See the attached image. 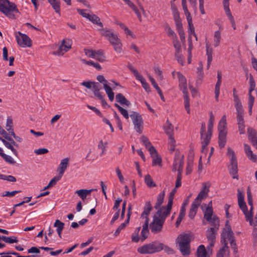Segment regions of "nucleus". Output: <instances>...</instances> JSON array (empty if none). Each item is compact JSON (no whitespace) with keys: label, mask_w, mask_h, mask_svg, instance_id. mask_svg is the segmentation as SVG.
Masks as SVG:
<instances>
[{"label":"nucleus","mask_w":257,"mask_h":257,"mask_svg":"<svg viewBox=\"0 0 257 257\" xmlns=\"http://www.w3.org/2000/svg\"><path fill=\"white\" fill-rule=\"evenodd\" d=\"M227 239L230 241V245L235 253L238 252L237 247L236 244L235 237L233 235V231L231 229L228 220H226L225 227L223 229L221 234V242L223 246L221 248L217 253L216 257H229V249L228 246Z\"/></svg>","instance_id":"1"},{"label":"nucleus","mask_w":257,"mask_h":257,"mask_svg":"<svg viewBox=\"0 0 257 257\" xmlns=\"http://www.w3.org/2000/svg\"><path fill=\"white\" fill-rule=\"evenodd\" d=\"M184 165V155H181L178 150H176L173 165L172 171H178V175L176 181L175 188H177L181 186L182 173Z\"/></svg>","instance_id":"2"},{"label":"nucleus","mask_w":257,"mask_h":257,"mask_svg":"<svg viewBox=\"0 0 257 257\" xmlns=\"http://www.w3.org/2000/svg\"><path fill=\"white\" fill-rule=\"evenodd\" d=\"M149 221V218L146 216L145 221L143 225L142 229L141 232V236H139V232L141 227V226H139L136 228L135 230L133 233L131 237L132 241L137 243L141 240L142 242H144L148 238L149 234V230L148 228Z\"/></svg>","instance_id":"3"},{"label":"nucleus","mask_w":257,"mask_h":257,"mask_svg":"<svg viewBox=\"0 0 257 257\" xmlns=\"http://www.w3.org/2000/svg\"><path fill=\"white\" fill-rule=\"evenodd\" d=\"M149 221V218L146 216L145 221L143 225L142 229L141 232V236H139V232L141 227V226H139L136 228L135 230L133 233L131 237L132 241L137 243L141 240L142 242H144L148 238L149 234V230L148 228Z\"/></svg>","instance_id":"4"},{"label":"nucleus","mask_w":257,"mask_h":257,"mask_svg":"<svg viewBox=\"0 0 257 257\" xmlns=\"http://www.w3.org/2000/svg\"><path fill=\"white\" fill-rule=\"evenodd\" d=\"M154 207L157 211L153 216V221L150 223V227L153 233H157L161 231V194L158 195Z\"/></svg>","instance_id":"5"},{"label":"nucleus","mask_w":257,"mask_h":257,"mask_svg":"<svg viewBox=\"0 0 257 257\" xmlns=\"http://www.w3.org/2000/svg\"><path fill=\"white\" fill-rule=\"evenodd\" d=\"M176 241L183 255H188L190 253L191 235L189 234L182 233L180 234L177 238Z\"/></svg>","instance_id":"6"},{"label":"nucleus","mask_w":257,"mask_h":257,"mask_svg":"<svg viewBox=\"0 0 257 257\" xmlns=\"http://www.w3.org/2000/svg\"><path fill=\"white\" fill-rule=\"evenodd\" d=\"M163 129L165 134L168 137L169 151L170 153H172L175 151V148L176 147V141L174 137V126L169 121V120L167 119L163 126Z\"/></svg>","instance_id":"7"},{"label":"nucleus","mask_w":257,"mask_h":257,"mask_svg":"<svg viewBox=\"0 0 257 257\" xmlns=\"http://www.w3.org/2000/svg\"><path fill=\"white\" fill-rule=\"evenodd\" d=\"M141 141L146 149L148 150L151 157L153 158V166L161 165V158L158 157V154L156 149L152 145L148 138L145 136H142L141 138Z\"/></svg>","instance_id":"8"},{"label":"nucleus","mask_w":257,"mask_h":257,"mask_svg":"<svg viewBox=\"0 0 257 257\" xmlns=\"http://www.w3.org/2000/svg\"><path fill=\"white\" fill-rule=\"evenodd\" d=\"M7 4L0 3V12L3 13L7 17L10 19H15V16L13 12L19 13V11L17 9L16 4L13 2H11L9 0H4Z\"/></svg>","instance_id":"9"},{"label":"nucleus","mask_w":257,"mask_h":257,"mask_svg":"<svg viewBox=\"0 0 257 257\" xmlns=\"http://www.w3.org/2000/svg\"><path fill=\"white\" fill-rule=\"evenodd\" d=\"M161 249V243L159 242H152L145 244L137 249L141 254H152L158 252Z\"/></svg>","instance_id":"10"},{"label":"nucleus","mask_w":257,"mask_h":257,"mask_svg":"<svg viewBox=\"0 0 257 257\" xmlns=\"http://www.w3.org/2000/svg\"><path fill=\"white\" fill-rule=\"evenodd\" d=\"M176 192V188H175L170 193L167 206L166 207H162V226L166 219V217L170 213L174 195Z\"/></svg>","instance_id":"11"},{"label":"nucleus","mask_w":257,"mask_h":257,"mask_svg":"<svg viewBox=\"0 0 257 257\" xmlns=\"http://www.w3.org/2000/svg\"><path fill=\"white\" fill-rule=\"evenodd\" d=\"M130 117L134 125V128L137 132L141 134L143 129V120L142 116L137 112L132 111Z\"/></svg>","instance_id":"12"},{"label":"nucleus","mask_w":257,"mask_h":257,"mask_svg":"<svg viewBox=\"0 0 257 257\" xmlns=\"http://www.w3.org/2000/svg\"><path fill=\"white\" fill-rule=\"evenodd\" d=\"M16 38L18 44L22 47H30L32 46V41L26 34L18 32L16 35Z\"/></svg>","instance_id":"13"},{"label":"nucleus","mask_w":257,"mask_h":257,"mask_svg":"<svg viewBox=\"0 0 257 257\" xmlns=\"http://www.w3.org/2000/svg\"><path fill=\"white\" fill-rule=\"evenodd\" d=\"M71 45L72 42L70 40L64 39L62 40L61 45L59 47L58 49L53 52V54L62 56L71 48Z\"/></svg>","instance_id":"14"},{"label":"nucleus","mask_w":257,"mask_h":257,"mask_svg":"<svg viewBox=\"0 0 257 257\" xmlns=\"http://www.w3.org/2000/svg\"><path fill=\"white\" fill-rule=\"evenodd\" d=\"M108 41L113 46L114 50L118 53H120L122 51V44L120 39L118 38L116 34L112 35V36L108 40Z\"/></svg>","instance_id":"15"},{"label":"nucleus","mask_w":257,"mask_h":257,"mask_svg":"<svg viewBox=\"0 0 257 257\" xmlns=\"http://www.w3.org/2000/svg\"><path fill=\"white\" fill-rule=\"evenodd\" d=\"M228 169L232 178L238 180V176L237 160H234V159H233L232 160H230V164L228 166Z\"/></svg>","instance_id":"16"},{"label":"nucleus","mask_w":257,"mask_h":257,"mask_svg":"<svg viewBox=\"0 0 257 257\" xmlns=\"http://www.w3.org/2000/svg\"><path fill=\"white\" fill-rule=\"evenodd\" d=\"M69 162V158H65L61 161V162L57 168V172H58V176L59 178H62L65 171L67 168Z\"/></svg>","instance_id":"17"},{"label":"nucleus","mask_w":257,"mask_h":257,"mask_svg":"<svg viewBox=\"0 0 257 257\" xmlns=\"http://www.w3.org/2000/svg\"><path fill=\"white\" fill-rule=\"evenodd\" d=\"M217 229L215 228H210L207 230V238L209 241V246L212 247L214 246V244L216 239V234Z\"/></svg>","instance_id":"18"},{"label":"nucleus","mask_w":257,"mask_h":257,"mask_svg":"<svg viewBox=\"0 0 257 257\" xmlns=\"http://www.w3.org/2000/svg\"><path fill=\"white\" fill-rule=\"evenodd\" d=\"M177 76L179 82V87L182 91L183 94H187V81L185 77L180 72H177Z\"/></svg>","instance_id":"19"},{"label":"nucleus","mask_w":257,"mask_h":257,"mask_svg":"<svg viewBox=\"0 0 257 257\" xmlns=\"http://www.w3.org/2000/svg\"><path fill=\"white\" fill-rule=\"evenodd\" d=\"M209 186H207L204 183L203 184V188L195 199L194 201L201 203V201L208 196L209 191Z\"/></svg>","instance_id":"20"},{"label":"nucleus","mask_w":257,"mask_h":257,"mask_svg":"<svg viewBox=\"0 0 257 257\" xmlns=\"http://www.w3.org/2000/svg\"><path fill=\"white\" fill-rule=\"evenodd\" d=\"M237 198L238 206L244 214L248 211L247 208L244 200V195L239 189L237 190Z\"/></svg>","instance_id":"21"},{"label":"nucleus","mask_w":257,"mask_h":257,"mask_svg":"<svg viewBox=\"0 0 257 257\" xmlns=\"http://www.w3.org/2000/svg\"><path fill=\"white\" fill-rule=\"evenodd\" d=\"M248 134V139L250 141L252 145L257 149V132L255 130L248 128L247 129Z\"/></svg>","instance_id":"22"},{"label":"nucleus","mask_w":257,"mask_h":257,"mask_svg":"<svg viewBox=\"0 0 257 257\" xmlns=\"http://www.w3.org/2000/svg\"><path fill=\"white\" fill-rule=\"evenodd\" d=\"M218 131L219 134L224 133L227 134V123L226 116L224 115L221 118L218 126Z\"/></svg>","instance_id":"23"},{"label":"nucleus","mask_w":257,"mask_h":257,"mask_svg":"<svg viewBox=\"0 0 257 257\" xmlns=\"http://www.w3.org/2000/svg\"><path fill=\"white\" fill-rule=\"evenodd\" d=\"M246 220L248 221L250 225H257V214L253 219V210L252 211H248L244 214Z\"/></svg>","instance_id":"24"},{"label":"nucleus","mask_w":257,"mask_h":257,"mask_svg":"<svg viewBox=\"0 0 257 257\" xmlns=\"http://www.w3.org/2000/svg\"><path fill=\"white\" fill-rule=\"evenodd\" d=\"M92 85V91L94 95L97 97L98 99L102 98V96L103 95L102 93L100 92V90L101 89L100 84L98 82L93 83Z\"/></svg>","instance_id":"25"},{"label":"nucleus","mask_w":257,"mask_h":257,"mask_svg":"<svg viewBox=\"0 0 257 257\" xmlns=\"http://www.w3.org/2000/svg\"><path fill=\"white\" fill-rule=\"evenodd\" d=\"M115 99L117 102L120 103L121 105H125L127 106L131 105V102L121 93L117 94L115 96Z\"/></svg>","instance_id":"26"},{"label":"nucleus","mask_w":257,"mask_h":257,"mask_svg":"<svg viewBox=\"0 0 257 257\" xmlns=\"http://www.w3.org/2000/svg\"><path fill=\"white\" fill-rule=\"evenodd\" d=\"M200 204L199 203H197L194 201L192 202L188 214V216L191 219H193L195 217L197 211L198 207Z\"/></svg>","instance_id":"27"},{"label":"nucleus","mask_w":257,"mask_h":257,"mask_svg":"<svg viewBox=\"0 0 257 257\" xmlns=\"http://www.w3.org/2000/svg\"><path fill=\"white\" fill-rule=\"evenodd\" d=\"M55 12L60 16V0H48Z\"/></svg>","instance_id":"28"},{"label":"nucleus","mask_w":257,"mask_h":257,"mask_svg":"<svg viewBox=\"0 0 257 257\" xmlns=\"http://www.w3.org/2000/svg\"><path fill=\"white\" fill-rule=\"evenodd\" d=\"M130 8H131L137 15L139 20L142 22V17L138 9L135 6L134 4L130 0H123Z\"/></svg>","instance_id":"29"},{"label":"nucleus","mask_w":257,"mask_h":257,"mask_svg":"<svg viewBox=\"0 0 257 257\" xmlns=\"http://www.w3.org/2000/svg\"><path fill=\"white\" fill-rule=\"evenodd\" d=\"M93 191V189L86 190V189H80L77 190L75 193L77 194L82 200H84L87 195L90 194L91 192Z\"/></svg>","instance_id":"30"},{"label":"nucleus","mask_w":257,"mask_h":257,"mask_svg":"<svg viewBox=\"0 0 257 257\" xmlns=\"http://www.w3.org/2000/svg\"><path fill=\"white\" fill-rule=\"evenodd\" d=\"M98 31L100 32L101 35L106 37L107 40H109V39L110 38L112 35L115 34L113 33V31L112 30H109L106 28L99 29Z\"/></svg>","instance_id":"31"},{"label":"nucleus","mask_w":257,"mask_h":257,"mask_svg":"<svg viewBox=\"0 0 257 257\" xmlns=\"http://www.w3.org/2000/svg\"><path fill=\"white\" fill-rule=\"evenodd\" d=\"M64 223L59 220L57 219L55 221L54 226L57 227L56 230L58 233V236L60 238H61V233L64 227Z\"/></svg>","instance_id":"32"},{"label":"nucleus","mask_w":257,"mask_h":257,"mask_svg":"<svg viewBox=\"0 0 257 257\" xmlns=\"http://www.w3.org/2000/svg\"><path fill=\"white\" fill-rule=\"evenodd\" d=\"M88 19L93 24L100 26L101 28L103 27V24L100 22V18L96 15L92 14L90 15Z\"/></svg>","instance_id":"33"},{"label":"nucleus","mask_w":257,"mask_h":257,"mask_svg":"<svg viewBox=\"0 0 257 257\" xmlns=\"http://www.w3.org/2000/svg\"><path fill=\"white\" fill-rule=\"evenodd\" d=\"M227 134H218V145L219 148L221 149L223 148L226 143Z\"/></svg>","instance_id":"34"},{"label":"nucleus","mask_w":257,"mask_h":257,"mask_svg":"<svg viewBox=\"0 0 257 257\" xmlns=\"http://www.w3.org/2000/svg\"><path fill=\"white\" fill-rule=\"evenodd\" d=\"M176 27L178 30V33L180 37V40L182 43H184L185 41V37L182 25L180 23L177 22L176 24Z\"/></svg>","instance_id":"35"},{"label":"nucleus","mask_w":257,"mask_h":257,"mask_svg":"<svg viewBox=\"0 0 257 257\" xmlns=\"http://www.w3.org/2000/svg\"><path fill=\"white\" fill-rule=\"evenodd\" d=\"M197 78L196 79V83L197 85L201 84L202 80L204 77V73L203 71V67L202 66H199L197 68Z\"/></svg>","instance_id":"36"},{"label":"nucleus","mask_w":257,"mask_h":257,"mask_svg":"<svg viewBox=\"0 0 257 257\" xmlns=\"http://www.w3.org/2000/svg\"><path fill=\"white\" fill-rule=\"evenodd\" d=\"M213 214L212 206H207L204 212V217L207 221L211 220Z\"/></svg>","instance_id":"37"},{"label":"nucleus","mask_w":257,"mask_h":257,"mask_svg":"<svg viewBox=\"0 0 257 257\" xmlns=\"http://www.w3.org/2000/svg\"><path fill=\"white\" fill-rule=\"evenodd\" d=\"M103 87L109 100L110 101H112L114 99V93L113 92L112 89L107 84H104Z\"/></svg>","instance_id":"38"},{"label":"nucleus","mask_w":257,"mask_h":257,"mask_svg":"<svg viewBox=\"0 0 257 257\" xmlns=\"http://www.w3.org/2000/svg\"><path fill=\"white\" fill-rule=\"evenodd\" d=\"M152 209V205L150 203V202H148L146 203L145 206L144 208V211L141 214V217H143L144 216L145 218L146 216L148 217V215L150 214V211H151Z\"/></svg>","instance_id":"39"},{"label":"nucleus","mask_w":257,"mask_h":257,"mask_svg":"<svg viewBox=\"0 0 257 257\" xmlns=\"http://www.w3.org/2000/svg\"><path fill=\"white\" fill-rule=\"evenodd\" d=\"M221 39V33L219 31H216L214 32L213 38V45L215 47L219 46Z\"/></svg>","instance_id":"40"},{"label":"nucleus","mask_w":257,"mask_h":257,"mask_svg":"<svg viewBox=\"0 0 257 257\" xmlns=\"http://www.w3.org/2000/svg\"><path fill=\"white\" fill-rule=\"evenodd\" d=\"M212 135L205 133L201 134V143L204 144V146H208L209 144Z\"/></svg>","instance_id":"41"},{"label":"nucleus","mask_w":257,"mask_h":257,"mask_svg":"<svg viewBox=\"0 0 257 257\" xmlns=\"http://www.w3.org/2000/svg\"><path fill=\"white\" fill-rule=\"evenodd\" d=\"M94 58L96 59L100 62H103L106 59L103 52L101 50L96 51Z\"/></svg>","instance_id":"42"},{"label":"nucleus","mask_w":257,"mask_h":257,"mask_svg":"<svg viewBox=\"0 0 257 257\" xmlns=\"http://www.w3.org/2000/svg\"><path fill=\"white\" fill-rule=\"evenodd\" d=\"M137 79L140 81L143 88L145 89V90L147 92H149L150 91V88L149 85L147 83L146 80L143 78V77L141 76H137Z\"/></svg>","instance_id":"43"},{"label":"nucleus","mask_w":257,"mask_h":257,"mask_svg":"<svg viewBox=\"0 0 257 257\" xmlns=\"http://www.w3.org/2000/svg\"><path fill=\"white\" fill-rule=\"evenodd\" d=\"M145 182L148 187L152 188L156 186L155 182L153 181L151 176L147 175L145 177Z\"/></svg>","instance_id":"44"},{"label":"nucleus","mask_w":257,"mask_h":257,"mask_svg":"<svg viewBox=\"0 0 257 257\" xmlns=\"http://www.w3.org/2000/svg\"><path fill=\"white\" fill-rule=\"evenodd\" d=\"M2 142L3 143V144L5 145V146L9 149H10L12 152L14 153V154L16 156H18V151L16 150V149H15L14 148V147H13V145H12V144L11 143H10L9 142L7 141L5 139V140H2Z\"/></svg>","instance_id":"45"},{"label":"nucleus","mask_w":257,"mask_h":257,"mask_svg":"<svg viewBox=\"0 0 257 257\" xmlns=\"http://www.w3.org/2000/svg\"><path fill=\"white\" fill-rule=\"evenodd\" d=\"M188 23V27H189V30L188 32L189 35H193V36L195 37L196 40H197V35L195 32V29L194 27L193 26V25L192 24V19L187 20Z\"/></svg>","instance_id":"46"},{"label":"nucleus","mask_w":257,"mask_h":257,"mask_svg":"<svg viewBox=\"0 0 257 257\" xmlns=\"http://www.w3.org/2000/svg\"><path fill=\"white\" fill-rule=\"evenodd\" d=\"M2 239L5 242L9 243H17L18 241L17 237L15 236L7 237L6 236H2Z\"/></svg>","instance_id":"47"},{"label":"nucleus","mask_w":257,"mask_h":257,"mask_svg":"<svg viewBox=\"0 0 257 257\" xmlns=\"http://www.w3.org/2000/svg\"><path fill=\"white\" fill-rule=\"evenodd\" d=\"M114 106L116 107L118 109V110L119 111L120 113L123 115V116L125 118H126V119L128 118L129 115L128 114V112H127V110L122 108L121 106L119 105L117 103H115Z\"/></svg>","instance_id":"48"},{"label":"nucleus","mask_w":257,"mask_h":257,"mask_svg":"<svg viewBox=\"0 0 257 257\" xmlns=\"http://www.w3.org/2000/svg\"><path fill=\"white\" fill-rule=\"evenodd\" d=\"M60 179L61 178H59V176L54 177L50 180L49 184L46 187H44L43 190H47L50 188V187H52L53 186L55 185L56 184L57 182L60 180Z\"/></svg>","instance_id":"49"},{"label":"nucleus","mask_w":257,"mask_h":257,"mask_svg":"<svg viewBox=\"0 0 257 257\" xmlns=\"http://www.w3.org/2000/svg\"><path fill=\"white\" fill-rule=\"evenodd\" d=\"M129 221H130L128 220V219H126L124 221V222L121 223L116 229V231L114 233V235L115 236H118L121 230L123 229L126 227V225L128 223Z\"/></svg>","instance_id":"50"},{"label":"nucleus","mask_w":257,"mask_h":257,"mask_svg":"<svg viewBox=\"0 0 257 257\" xmlns=\"http://www.w3.org/2000/svg\"><path fill=\"white\" fill-rule=\"evenodd\" d=\"M209 221L211 223V225L214 226L213 228H215L218 230L219 226V220L218 217H217L216 216H214L211 218V220H209Z\"/></svg>","instance_id":"51"},{"label":"nucleus","mask_w":257,"mask_h":257,"mask_svg":"<svg viewBox=\"0 0 257 257\" xmlns=\"http://www.w3.org/2000/svg\"><path fill=\"white\" fill-rule=\"evenodd\" d=\"M184 106L186 110L187 111L188 113H190V102H189V98L188 96V93L184 94Z\"/></svg>","instance_id":"52"},{"label":"nucleus","mask_w":257,"mask_h":257,"mask_svg":"<svg viewBox=\"0 0 257 257\" xmlns=\"http://www.w3.org/2000/svg\"><path fill=\"white\" fill-rule=\"evenodd\" d=\"M221 81H217L215 86V98L217 101H218L219 95L220 94V87Z\"/></svg>","instance_id":"53"},{"label":"nucleus","mask_w":257,"mask_h":257,"mask_svg":"<svg viewBox=\"0 0 257 257\" xmlns=\"http://www.w3.org/2000/svg\"><path fill=\"white\" fill-rule=\"evenodd\" d=\"M249 93H251L252 91L255 89V83L252 75L250 74L249 75Z\"/></svg>","instance_id":"54"},{"label":"nucleus","mask_w":257,"mask_h":257,"mask_svg":"<svg viewBox=\"0 0 257 257\" xmlns=\"http://www.w3.org/2000/svg\"><path fill=\"white\" fill-rule=\"evenodd\" d=\"M247 197L248 205L250 206L249 211H252L253 210V201L251 192L249 191H247Z\"/></svg>","instance_id":"55"},{"label":"nucleus","mask_w":257,"mask_h":257,"mask_svg":"<svg viewBox=\"0 0 257 257\" xmlns=\"http://www.w3.org/2000/svg\"><path fill=\"white\" fill-rule=\"evenodd\" d=\"M149 80L151 81L152 84L153 86L156 89V90L158 91V94L161 96V89L157 85V83L156 82L154 78H153L151 76H149Z\"/></svg>","instance_id":"56"},{"label":"nucleus","mask_w":257,"mask_h":257,"mask_svg":"<svg viewBox=\"0 0 257 257\" xmlns=\"http://www.w3.org/2000/svg\"><path fill=\"white\" fill-rule=\"evenodd\" d=\"M2 158L6 162L10 164H14L16 163V162L10 156L7 155L5 154L3 155Z\"/></svg>","instance_id":"57"},{"label":"nucleus","mask_w":257,"mask_h":257,"mask_svg":"<svg viewBox=\"0 0 257 257\" xmlns=\"http://www.w3.org/2000/svg\"><path fill=\"white\" fill-rule=\"evenodd\" d=\"M114 117L115 119L116 120L118 127L119 128V129L120 130H122V122L120 120V119L119 116L118 115V114L116 113V112L115 111H114Z\"/></svg>","instance_id":"58"},{"label":"nucleus","mask_w":257,"mask_h":257,"mask_svg":"<svg viewBox=\"0 0 257 257\" xmlns=\"http://www.w3.org/2000/svg\"><path fill=\"white\" fill-rule=\"evenodd\" d=\"M21 192V190H16L12 192L6 191L3 193V196H7V197H12L15 196L16 194Z\"/></svg>","instance_id":"59"},{"label":"nucleus","mask_w":257,"mask_h":257,"mask_svg":"<svg viewBox=\"0 0 257 257\" xmlns=\"http://www.w3.org/2000/svg\"><path fill=\"white\" fill-rule=\"evenodd\" d=\"M162 250H164L165 252L169 254H173L174 253L173 250L171 248L163 244H162Z\"/></svg>","instance_id":"60"},{"label":"nucleus","mask_w":257,"mask_h":257,"mask_svg":"<svg viewBox=\"0 0 257 257\" xmlns=\"http://www.w3.org/2000/svg\"><path fill=\"white\" fill-rule=\"evenodd\" d=\"M249 98H248V107L250 108V110H252V107L253 106L254 101V98L251 93H249Z\"/></svg>","instance_id":"61"},{"label":"nucleus","mask_w":257,"mask_h":257,"mask_svg":"<svg viewBox=\"0 0 257 257\" xmlns=\"http://www.w3.org/2000/svg\"><path fill=\"white\" fill-rule=\"evenodd\" d=\"M165 30L167 33V35L169 36H176L174 32L171 29L170 27H169L168 25H166L165 28Z\"/></svg>","instance_id":"62"},{"label":"nucleus","mask_w":257,"mask_h":257,"mask_svg":"<svg viewBox=\"0 0 257 257\" xmlns=\"http://www.w3.org/2000/svg\"><path fill=\"white\" fill-rule=\"evenodd\" d=\"M49 152L48 150L46 148H40L34 151V153L37 155L45 154Z\"/></svg>","instance_id":"63"},{"label":"nucleus","mask_w":257,"mask_h":257,"mask_svg":"<svg viewBox=\"0 0 257 257\" xmlns=\"http://www.w3.org/2000/svg\"><path fill=\"white\" fill-rule=\"evenodd\" d=\"M10 254L18 255L19 253L15 251H10L7 252H4L0 253V255L1 256V257H12V256H11Z\"/></svg>","instance_id":"64"}]
</instances>
